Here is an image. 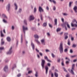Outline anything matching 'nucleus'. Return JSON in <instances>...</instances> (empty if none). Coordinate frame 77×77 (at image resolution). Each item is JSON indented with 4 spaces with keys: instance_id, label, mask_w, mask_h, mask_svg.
Wrapping results in <instances>:
<instances>
[{
    "instance_id": "nucleus-55",
    "label": "nucleus",
    "mask_w": 77,
    "mask_h": 77,
    "mask_svg": "<svg viewBox=\"0 0 77 77\" xmlns=\"http://www.w3.org/2000/svg\"><path fill=\"white\" fill-rule=\"evenodd\" d=\"M46 9L47 11H49V7H48V6H47L46 8Z\"/></svg>"
},
{
    "instance_id": "nucleus-1",
    "label": "nucleus",
    "mask_w": 77,
    "mask_h": 77,
    "mask_svg": "<svg viewBox=\"0 0 77 77\" xmlns=\"http://www.w3.org/2000/svg\"><path fill=\"white\" fill-rule=\"evenodd\" d=\"M59 50L60 53H63V42H61L59 47Z\"/></svg>"
},
{
    "instance_id": "nucleus-35",
    "label": "nucleus",
    "mask_w": 77,
    "mask_h": 77,
    "mask_svg": "<svg viewBox=\"0 0 77 77\" xmlns=\"http://www.w3.org/2000/svg\"><path fill=\"white\" fill-rule=\"evenodd\" d=\"M23 35H21V43L22 44L23 43V37H22Z\"/></svg>"
},
{
    "instance_id": "nucleus-59",
    "label": "nucleus",
    "mask_w": 77,
    "mask_h": 77,
    "mask_svg": "<svg viewBox=\"0 0 77 77\" xmlns=\"http://www.w3.org/2000/svg\"><path fill=\"white\" fill-rule=\"evenodd\" d=\"M68 38V36L67 35H65V39H67Z\"/></svg>"
},
{
    "instance_id": "nucleus-13",
    "label": "nucleus",
    "mask_w": 77,
    "mask_h": 77,
    "mask_svg": "<svg viewBox=\"0 0 77 77\" xmlns=\"http://www.w3.org/2000/svg\"><path fill=\"white\" fill-rule=\"evenodd\" d=\"M44 58L46 60H47V61H48V62H51V61L50 60H48V57H47V56H45Z\"/></svg>"
},
{
    "instance_id": "nucleus-26",
    "label": "nucleus",
    "mask_w": 77,
    "mask_h": 77,
    "mask_svg": "<svg viewBox=\"0 0 77 77\" xmlns=\"http://www.w3.org/2000/svg\"><path fill=\"white\" fill-rule=\"evenodd\" d=\"M77 57V55H74L73 56H70V57L71 58H74V57Z\"/></svg>"
},
{
    "instance_id": "nucleus-14",
    "label": "nucleus",
    "mask_w": 77,
    "mask_h": 77,
    "mask_svg": "<svg viewBox=\"0 0 77 77\" xmlns=\"http://www.w3.org/2000/svg\"><path fill=\"white\" fill-rule=\"evenodd\" d=\"M31 45L32 47V48L33 50H35V45H34L33 43L32 42L31 44Z\"/></svg>"
},
{
    "instance_id": "nucleus-48",
    "label": "nucleus",
    "mask_w": 77,
    "mask_h": 77,
    "mask_svg": "<svg viewBox=\"0 0 77 77\" xmlns=\"http://www.w3.org/2000/svg\"><path fill=\"white\" fill-rule=\"evenodd\" d=\"M56 7H55V6H54L53 8V11H56Z\"/></svg>"
},
{
    "instance_id": "nucleus-11",
    "label": "nucleus",
    "mask_w": 77,
    "mask_h": 77,
    "mask_svg": "<svg viewBox=\"0 0 77 77\" xmlns=\"http://www.w3.org/2000/svg\"><path fill=\"white\" fill-rule=\"evenodd\" d=\"M31 73H32V70H29L28 71V72H26L25 74L26 75H27L29 74H30Z\"/></svg>"
},
{
    "instance_id": "nucleus-42",
    "label": "nucleus",
    "mask_w": 77,
    "mask_h": 77,
    "mask_svg": "<svg viewBox=\"0 0 77 77\" xmlns=\"http://www.w3.org/2000/svg\"><path fill=\"white\" fill-rule=\"evenodd\" d=\"M51 56H52V57H53V58L54 57H55V55H54V53H52L51 54Z\"/></svg>"
},
{
    "instance_id": "nucleus-32",
    "label": "nucleus",
    "mask_w": 77,
    "mask_h": 77,
    "mask_svg": "<svg viewBox=\"0 0 77 77\" xmlns=\"http://www.w3.org/2000/svg\"><path fill=\"white\" fill-rule=\"evenodd\" d=\"M24 23L25 24H26V25H27V20H24Z\"/></svg>"
},
{
    "instance_id": "nucleus-27",
    "label": "nucleus",
    "mask_w": 77,
    "mask_h": 77,
    "mask_svg": "<svg viewBox=\"0 0 77 77\" xmlns=\"http://www.w3.org/2000/svg\"><path fill=\"white\" fill-rule=\"evenodd\" d=\"M47 23H44L43 25V26L46 27V26H47Z\"/></svg>"
},
{
    "instance_id": "nucleus-49",
    "label": "nucleus",
    "mask_w": 77,
    "mask_h": 77,
    "mask_svg": "<svg viewBox=\"0 0 77 77\" xmlns=\"http://www.w3.org/2000/svg\"><path fill=\"white\" fill-rule=\"evenodd\" d=\"M27 70L28 71H29L30 70V68L29 67H28L27 68Z\"/></svg>"
},
{
    "instance_id": "nucleus-6",
    "label": "nucleus",
    "mask_w": 77,
    "mask_h": 77,
    "mask_svg": "<svg viewBox=\"0 0 77 77\" xmlns=\"http://www.w3.org/2000/svg\"><path fill=\"white\" fill-rule=\"evenodd\" d=\"M34 19H35V17L33 15H30L29 17V20L30 21H31L33 20Z\"/></svg>"
},
{
    "instance_id": "nucleus-22",
    "label": "nucleus",
    "mask_w": 77,
    "mask_h": 77,
    "mask_svg": "<svg viewBox=\"0 0 77 77\" xmlns=\"http://www.w3.org/2000/svg\"><path fill=\"white\" fill-rule=\"evenodd\" d=\"M34 37L35 38H37V39H38L39 38V36H38V35L37 34L34 35Z\"/></svg>"
},
{
    "instance_id": "nucleus-50",
    "label": "nucleus",
    "mask_w": 77,
    "mask_h": 77,
    "mask_svg": "<svg viewBox=\"0 0 77 77\" xmlns=\"http://www.w3.org/2000/svg\"><path fill=\"white\" fill-rule=\"evenodd\" d=\"M70 53H73V51H72V50L70 49Z\"/></svg>"
},
{
    "instance_id": "nucleus-63",
    "label": "nucleus",
    "mask_w": 77,
    "mask_h": 77,
    "mask_svg": "<svg viewBox=\"0 0 77 77\" xmlns=\"http://www.w3.org/2000/svg\"><path fill=\"white\" fill-rule=\"evenodd\" d=\"M35 50L37 52H39V50H38V49L37 48L35 49Z\"/></svg>"
},
{
    "instance_id": "nucleus-33",
    "label": "nucleus",
    "mask_w": 77,
    "mask_h": 77,
    "mask_svg": "<svg viewBox=\"0 0 77 77\" xmlns=\"http://www.w3.org/2000/svg\"><path fill=\"white\" fill-rule=\"evenodd\" d=\"M61 30V28H58L57 29V32H59V31H60Z\"/></svg>"
},
{
    "instance_id": "nucleus-61",
    "label": "nucleus",
    "mask_w": 77,
    "mask_h": 77,
    "mask_svg": "<svg viewBox=\"0 0 77 77\" xmlns=\"http://www.w3.org/2000/svg\"><path fill=\"white\" fill-rule=\"evenodd\" d=\"M61 65L62 66H64V63H63V61H62Z\"/></svg>"
},
{
    "instance_id": "nucleus-21",
    "label": "nucleus",
    "mask_w": 77,
    "mask_h": 77,
    "mask_svg": "<svg viewBox=\"0 0 77 77\" xmlns=\"http://www.w3.org/2000/svg\"><path fill=\"white\" fill-rule=\"evenodd\" d=\"M73 9L74 11H75V12H77V6H75L73 8Z\"/></svg>"
},
{
    "instance_id": "nucleus-3",
    "label": "nucleus",
    "mask_w": 77,
    "mask_h": 77,
    "mask_svg": "<svg viewBox=\"0 0 77 77\" xmlns=\"http://www.w3.org/2000/svg\"><path fill=\"white\" fill-rule=\"evenodd\" d=\"M6 10L8 12L11 10V3H9L6 7Z\"/></svg>"
},
{
    "instance_id": "nucleus-9",
    "label": "nucleus",
    "mask_w": 77,
    "mask_h": 77,
    "mask_svg": "<svg viewBox=\"0 0 77 77\" xmlns=\"http://www.w3.org/2000/svg\"><path fill=\"white\" fill-rule=\"evenodd\" d=\"M41 42L43 45H45V39H42L41 40Z\"/></svg>"
},
{
    "instance_id": "nucleus-41",
    "label": "nucleus",
    "mask_w": 77,
    "mask_h": 77,
    "mask_svg": "<svg viewBox=\"0 0 77 77\" xmlns=\"http://www.w3.org/2000/svg\"><path fill=\"white\" fill-rule=\"evenodd\" d=\"M68 44L69 45H71L69 40H68Z\"/></svg>"
},
{
    "instance_id": "nucleus-47",
    "label": "nucleus",
    "mask_w": 77,
    "mask_h": 77,
    "mask_svg": "<svg viewBox=\"0 0 77 77\" xmlns=\"http://www.w3.org/2000/svg\"><path fill=\"white\" fill-rule=\"evenodd\" d=\"M68 35V32H65L64 35H65V36H67L66 35Z\"/></svg>"
},
{
    "instance_id": "nucleus-43",
    "label": "nucleus",
    "mask_w": 77,
    "mask_h": 77,
    "mask_svg": "<svg viewBox=\"0 0 77 77\" xmlns=\"http://www.w3.org/2000/svg\"><path fill=\"white\" fill-rule=\"evenodd\" d=\"M47 65L48 66H49V67H50V66H51V64H50V63H48L47 64Z\"/></svg>"
},
{
    "instance_id": "nucleus-53",
    "label": "nucleus",
    "mask_w": 77,
    "mask_h": 77,
    "mask_svg": "<svg viewBox=\"0 0 77 77\" xmlns=\"http://www.w3.org/2000/svg\"><path fill=\"white\" fill-rule=\"evenodd\" d=\"M47 35H48V36H50V34L49 32H48L47 33Z\"/></svg>"
},
{
    "instance_id": "nucleus-18",
    "label": "nucleus",
    "mask_w": 77,
    "mask_h": 77,
    "mask_svg": "<svg viewBox=\"0 0 77 77\" xmlns=\"http://www.w3.org/2000/svg\"><path fill=\"white\" fill-rule=\"evenodd\" d=\"M39 11L41 12H44V10L41 7H39Z\"/></svg>"
},
{
    "instance_id": "nucleus-40",
    "label": "nucleus",
    "mask_w": 77,
    "mask_h": 77,
    "mask_svg": "<svg viewBox=\"0 0 77 77\" xmlns=\"http://www.w3.org/2000/svg\"><path fill=\"white\" fill-rule=\"evenodd\" d=\"M3 21L4 23H7V21H6V20H5V19H3Z\"/></svg>"
},
{
    "instance_id": "nucleus-7",
    "label": "nucleus",
    "mask_w": 77,
    "mask_h": 77,
    "mask_svg": "<svg viewBox=\"0 0 77 77\" xmlns=\"http://www.w3.org/2000/svg\"><path fill=\"white\" fill-rule=\"evenodd\" d=\"M12 47H11L9 49V51L7 53V54H11L12 53Z\"/></svg>"
},
{
    "instance_id": "nucleus-62",
    "label": "nucleus",
    "mask_w": 77,
    "mask_h": 77,
    "mask_svg": "<svg viewBox=\"0 0 77 77\" xmlns=\"http://www.w3.org/2000/svg\"><path fill=\"white\" fill-rule=\"evenodd\" d=\"M16 67V65H15L12 68V69H14Z\"/></svg>"
},
{
    "instance_id": "nucleus-4",
    "label": "nucleus",
    "mask_w": 77,
    "mask_h": 77,
    "mask_svg": "<svg viewBox=\"0 0 77 77\" xmlns=\"http://www.w3.org/2000/svg\"><path fill=\"white\" fill-rule=\"evenodd\" d=\"M45 61L44 60H42L41 66L42 67V69L44 68L45 66Z\"/></svg>"
},
{
    "instance_id": "nucleus-25",
    "label": "nucleus",
    "mask_w": 77,
    "mask_h": 77,
    "mask_svg": "<svg viewBox=\"0 0 77 77\" xmlns=\"http://www.w3.org/2000/svg\"><path fill=\"white\" fill-rule=\"evenodd\" d=\"M1 35L2 37H4V35L2 33V30H1L0 32Z\"/></svg>"
},
{
    "instance_id": "nucleus-58",
    "label": "nucleus",
    "mask_w": 77,
    "mask_h": 77,
    "mask_svg": "<svg viewBox=\"0 0 77 77\" xmlns=\"http://www.w3.org/2000/svg\"><path fill=\"white\" fill-rule=\"evenodd\" d=\"M21 74H20V73L18 74L17 75V77H20V76H21Z\"/></svg>"
},
{
    "instance_id": "nucleus-10",
    "label": "nucleus",
    "mask_w": 77,
    "mask_h": 77,
    "mask_svg": "<svg viewBox=\"0 0 77 77\" xmlns=\"http://www.w3.org/2000/svg\"><path fill=\"white\" fill-rule=\"evenodd\" d=\"M45 69L46 70V74L48 73V67L47 66H46L45 67Z\"/></svg>"
},
{
    "instance_id": "nucleus-15",
    "label": "nucleus",
    "mask_w": 77,
    "mask_h": 77,
    "mask_svg": "<svg viewBox=\"0 0 77 77\" xmlns=\"http://www.w3.org/2000/svg\"><path fill=\"white\" fill-rule=\"evenodd\" d=\"M65 24H66L68 28H69V29H70V26H69V24H68V23L67 22H65Z\"/></svg>"
},
{
    "instance_id": "nucleus-20",
    "label": "nucleus",
    "mask_w": 77,
    "mask_h": 77,
    "mask_svg": "<svg viewBox=\"0 0 77 77\" xmlns=\"http://www.w3.org/2000/svg\"><path fill=\"white\" fill-rule=\"evenodd\" d=\"M71 26L72 27H77V24H73L72 23H71Z\"/></svg>"
},
{
    "instance_id": "nucleus-28",
    "label": "nucleus",
    "mask_w": 77,
    "mask_h": 77,
    "mask_svg": "<svg viewBox=\"0 0 77 77\" xmlns=\"http://www.w3.org/2000/svg\"><path fill=\"white\" fill-rule=\"evenodd\" d=\"M22 11V9L21 8H20L19 9L18 12H19V13H21Z\"/></svg>"
},
{
    "instance_id": "nucleus-52",
    "label": "nucleus",
    "mask_w": 77,
    "mask_h": 77,
    "mask_svg": "<svg viewBox=\"0 0 77 77\" xmlns=\"http://www.w3.org/2000/svg\"><path fill=\"white\" fill-rule=\"evenodd\" d=\"M51 77H53L54 76V75L53 74V73H51Z\"/></svg>"
},
{
    "instance_id": "nucleus-46",
    "label": "nucleus",
    "mask_w": 77,
    "mask_h": 77,
    "mask_svg": "<svg viewBox=\"0 0 77 77\" xmlns=\"http://www.w3.org/2000/svg\"><path fill=\"white\" fill-rule=\"evenodd\" d=\"M65 25H66V24H65V23H63L62 24V26H63V27H66V26Z\"/></svg>"
},
{
    "instance_id": "nucleus-39",
    "label": "nucleus",
    "mask_w": 77,
    "mask_h": 77,
    "mask_svg": "<svg viewBox=\"0 0 77 77\" xmlns=\"http://www.w3.org/2000/svg\"><path fill=\"white\" fill-rule=\"evenodd\" d=\"M14 29H15V27H14V26H12L11 28V29L12 30H14Z\"/></svg>"
},
{
    "instance_id": "nucleus-30",
    "label": "nucleus",
    "mask_w": 77,
    "mask_h": 77,
    "mask_svg": "<svg viewBox=\"0 0 77 77\" xmlns=\"http://www.w3.org/2000/svg\"><path fill=\"white\" fill-rule=\"evenodd\" d=\"M54 75L56 77H58V74L56 72H54Z\"/></svg>"
},
{
    "instance_id": "nucleus-56",
    "label": "nucleus",
    "mask_w": 77,
    "mask_h": 77,
    "mask_svg": "<svg viewBox=\"0 0 77 77\" xmlns=\"http://www.w3.org/2000/svg\"><path fill=\"white\" fill-rule=\"evenodd\" d=\"M68 49H65L64 50V52H67V51H68Z\"/></svg>"
},
{
    "instance_id": "nucleus-36",
    "label": "nucleus",
    "mask_w": 77,
    "mask_h": 77,
    "mask_svg": "<svg viewBox=\"0 0 77 77\" xmlns=\"http://www.w3.org/2000/svg\"><path fill=\"white\" fill-rule=\"evenodd\" d=\"M50 28H52V25L50 24V23H49L48 24Z\"/></svg>"
},
{
    "instance_id": "nucleus-17",
    "label": "nucleus",
    "mask_w": 77,
    "mask_h": 77,
    "mask_svg": "<svg viewBox=\"0 0 77 77\" xmlns=\"http://www.w3.org/2000/svg\"><path fill=\"white\" fill-rule=\"evenodd\" d=\"M2 17H4V18H5L6 19H8V17H7V16H6L5 14H2Z\"/></svg>"
},
{
    "instance_id": "nucleus-5",
    "label": "nucleus",
    "mask_w": 77,
    "mask_h": 77,
    "mask_svg": "<svg viewBox=\"0 0 77 77\" xmlns=\"http://www.w3.org/2000/svg\"><path fill=\"white\" fill-rule=\"evenodd\" d=\"M22 28H23V31L24 33H25L26 31L27 30H28V28H27V26L25 27L24 26H23Z\"/></svg>"
},
{
    "instance_id": "nucleus-12",
    "label": "nucleus",
    "mask_w": 77,
    "mask_h": 77,
    "mask_svg": "<svg viewBox=\"0 0 77 77\" xmlns=\"http://www.w3.org/2000/svg\"><path fill=\"white\" fill-rule=\"evenodd\" d=\"M5 71L6 72V71H8V66H5L4 69Z\"/></svg>"
},
{
    "instance_id": "nucleus-57",
    "label": "nucleus",
    "mask_w": 77,
    "mask_h": 77,
    "mask_svg": "<svg viewBox=\"0 0 77 77\" xmlns=\"http://www.w3.org/2000/svg\"><path fill=\"white\" fill-rule=\"evenodd\" d=\"M63 15H64V16H66V15H68L66 13H63Z\"/></svg>"
},
{
    "instance_id": "nucleus-38",
    "label": "nucleus",
    "mask_w": 77,
    "mask_h": 77,
    "mask_svg": "<svg viewBox=\"0 0 77 77\" xmlns=\"http://www.w3.org/2000/svg\"><path fill=\"white\" fill-rule=\"evenodd\" d=\"M72 2H70L69 3V7L70 8L71 6V5H72Z\"/></svg>"
},
{
    "instance_id": "nucleus-23",
    "label": "nucleus",
    "mask_w": 77,
    "mask_h": 77,
    "mask_svg": "<svg viewBox=\"0 0 77 77\" xmlns=\"http://www.w3.org/2000/svg\"><path fill=\"white\" fill-rule=\"evenodd\" d=\"M7 41H8V42H10L11 41V38L10 37H8L7 38Z\"/></svg>"
},
{
    "instance_id": "nucleus-45",
    "label": "nucleus",
    "mask_w": 77,
    "mask_h": 77,
    "mask_svg": "<svg viewBox=\"0 0 77 77\" xmlns=\"http://www.w3.org/2000/svg\"><path fill=\"white\" fill-rule=\"evenodd\" d=\"M65 59H66V60H67V59L69 60V61H70V59L69 58H68V57H66L65 58Z\"/></svg>"
},
{
    "instance_id": "nucleus-31",
    "label": "nucleus",
    "mask_w": 77,
    "mask_h": 77,
    "mask_svg": "<svg viewBox=\"0 0 77 77\" xmlns=\"http://www.w3.org/2000/svg\"><path fill=\"white\" fill-rule=\"evenodd\" d=\"M37 9L36 7H35L34 10V13H36V12Z\"/></svg>"
},
{
    "instance_id": "nucleus-19",
    "label": "nucleus",
    "mask_w": 77,
    "mask_h": 77,
    "mask_svg": "<svg viewBox=\"0 0 77 77\" xmlns=\"http://www.w3.org/2000/svg\"><path fill=\"white\" fill-rule=\"evenodd\" d=\"M54 22L55 25H56V26H57V19H55L54 20Z\"/></svg>"
},
{
    "instance_id": "nucleus-64",
    "label": "nucleus",
    "mask_w": 77,
    "mask_h": 77,
    "mask_svg": "<svg viewBox=\"0 0 77 77\" xmlns=\"http://www.w3.org/2000/svg\"><path fill=\"white\" fill-rule=\"evenodd\" d=\"M69 77V74H68L66 76V77Z\"/></svg>"
},
{
    "instance_id": "nucleus-24",
    "label": "nucleus",
    "mask_w": 77,
    "mask_h": 77,
    "mask_svg": "<svg viewBox=\"0 0 77 77\" xmlns=\"http://www.w3.org/2000/svg\"><path fill=\"white\" fill-rule=\"evenodd\" d=\"M35 41L36 42H37V44H38V45H39V44H40V42H39V41H38V39H35Z\"/></svg>"
},
{
    "instance_id": "nucleus-34",
    "label": "nucleus",
    "mask_w": 77,
    "mask_h": 77,
    "mask_svg": "<svg viewBox=\"0 0 77 77\" xmlns=\"http://www.w3.org/2000/svg\"><path fill=\"white\" fill-rule=\"evenodd\" d=\"M77 47V45H76L75 44H73L72 46V47H73V48H75V47Z\"/></svg>"
},
{
    "instance_id": "nucleus-2",
    "label": "nucleus",
    "mask_w": 77,
    "mask_h": 77,
    "mask_svg": "<svg viewBox=\"0 0 77 77\" xmlns=\"http://www.w3.org/2000/svg\"><path fill=\"white\" fill-rule=\"evenodd\" d=\"M75 66V64H73L72 65V69L71 70H69V72H71L72 75H74V67Z\"/></svg>"
},
{
    "instance_id": "nucleus-8",
    "label": "nucleus",
    "mask_w": 77,
    "mask_h": 77,
    "mask_svg": "<svg viewBox=\"0 0 77 77\" xmlns=\"http://www.w3.org/2000/svg\"><path fill=\"white\" fill-rule=\"evenodd\" d=\"M14 5L15 11H17V10H18V5H17V4L15 2L14 3Z\"/></svg>"
},
{
    "instance_id": "nucleus-16",
    "label": "nucleus",
    "mask_w": 77,
    "mask_h": 77,
    "mask_svg": "<svg viewBox=\"0 0 77 77\" xmlns=\"http://www.w3.org/2000/svg\"><path fill=\"white\" fill-rule=\"evenodd\" d=\"M4 44H5V41L3 40V38H2L1 39V45H3Z\"/></svg>"
},
{
    "instance_id": "nucleus-29",
    "label": "nucleus",
    "mask_w": 77,
    "mask_h": 77,
    "mask_svg": "<svg viewBox=\"0 0 77 77\" xmlns=\"http://www.w3.org/2000/svg\"><path fill=\"white\" fill-rule=\"evenodd\" d=\"M35 77H38V72H36L35 73Z\"/></svg>"
},
{
    "instance_id": "nucleus-60",
    "label": "nucleus",
    "mask_w": 77,
    "mask_h": 77,
    "mask_svg": "<svg viewBox=\"0 0 77 77\" xmlns=\"http://www.w3.org/2000/svg\"><path fill=\"white\" fill-rule=\"evenodd\" d=\"M34 29H35V28L33 27H32L31 28V30H34Z\"/></svg>"
},
{
    "instance_id": "nucleus-37",
    "label": "nucleus",
    "mask_w": 77,
    "mask_h": 77,
    "mask_svg": "<svg viewBox=\"0 0 77 77\" xmlns=\"http://www.w3.org/2000/svg\"><path fill=\"white\" fill-rule=\"evenodd\" d=\"M5 63H8L9 62V60L8 59H5Z\"/></svg>"
},
{
    "instance_id": "nucleus-54",
    "label": "nucleus",
    "mask_w": 77,
    "mask_h": 77,
    "mask_svg": "<svg viewBox=\"0 0 77 77\" xmlns=\"http://www.w3.org/2000/svg\"><path fill=\"white\" fill-rule=\"evenodd\" d=\"M40 17H41V20H42V14H40Z\"/></svg>"
},
{
    "instance_id": "nucleus-51",
    "label": "nucleus",
    "mask_w": 77,
    "mask_h": 77,
    "mask_svg": "<svg viewBox=\"0 0 77 77\" xmlns=\"http://www.w3.org/2000/svg\"><path fill=\"white\" fill-rule=\"evenodd\" d=\"M4 49V48L3 47H0V50H2Z\"/></svg>"
},
{
    "instance_id": "nucleus-44",
    "label": "nucleus",
    "mask_w": 77,
    "mask_h": 77,
    "mask_svg": "<svg viewBox=\"0 0 77 77\" xmlns=\"http://www.w3.org/2000/svg\"><path fill=\"white\" fill-rule=\"evenodd\" d=\"M57 62H58L59 63L60 62V58L58 59L57 60Z\"/></svg>"
}]
</instances>
